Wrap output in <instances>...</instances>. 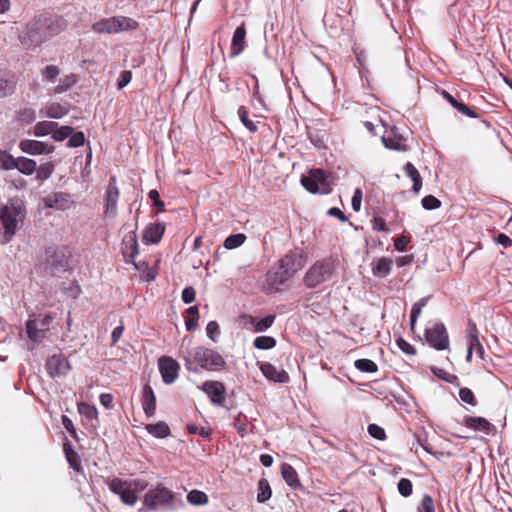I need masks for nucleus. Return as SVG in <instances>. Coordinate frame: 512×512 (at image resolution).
Returning <instances> with one entry per match:
<instances>
[{
  "instance_id": "nucleus-22",
  "label": "nucleus",
  "mask_w": 512,
  "mask_h": 512,
  "mask_svg": "<svg viewBox=\"0 0 512 512\" xmlns=\"http://www.w3.org/2000/svg\"><path fill=\"white\" fill-rule=\"evenodd\" d=\"M141 404L143 407V411L147 417H152L156 412V396L152 387L149 384L144 385L142 396H141Z\"/></svg>"
},
{
  "instance_id": "nucleus-46",
  "label": "nucleus",
  "mask_w": 512,
  "mask_h": 512,
  "mask_svg": "<svg viewBox=\"0 0 512 512\" xmlns=\"http://www.w3.org/2000/svg\"><path fill=\"white\" fill-rule=\"evenodd\" d=\"M36 119V112L33 108L25 107L17 112V120L23 124H30Z\"/></svg>"
},
{
  "instance_id": "nucleus-32",
  "label": "nucleus",
  "mask_w": 512,
  "mask_h": 512,
  "mask_svg": "<svg viewBox=\"0 0 512 512\" xmlns=\"http://www.w3.org/2000/svg\"><path fill=\"white\" fill-rule=\"evenodd\" d=\"M16 164L15 169L24 175H32L37 169L36 161L26 157H18Z\"/></svg>"
},
{
  "instance_id": "nucleus-12",
  "label": "nucleus",
  "mask_w": 512,
  "mask_h": 512,
  "mask_svg": "<svg viewBox=\"0 0 512 512\" xmlns=\"http://www.w3.org/2000/svg\"><path fill=\"white\" fill-rule=\"evenodd\" d=\"M120 197V190L117 186L116 176H111L104 197V215L114 218L117 215V204Z\"/></svg>"
},
{
  "instance_id": "nucleus-59",
  "label": "nucleus",
  "mask_w": 512,
  "mask_h": 512,
  "mask_svg": "<svg viewBox=\"0 0 512 512\" xmlns=\"http://www.w3.org/2000/svg\"><path fill=\"white\" fill-rule=\"evenodd\" d=\"M368 433L371 437L377 440H385L386 433L385 430L377 424H370L368 426Z\"/></svg>"
},
{
  "instance_id": "nucleus-40",
  "label": "nucleus",
  "mask_w": 512,
  "mask_h": 512,
  "mask_svg": "<svg viewBox=\"0 0 512 512\" xmlns=\"http://www.w3.org/2000/svg\"><path fill=\"white\" fill-rule=\"evenodd\" d=\"M276 339L271 336H259L254 339V347L260 350L272 349L276 346Z\"/></svg>"
},
{
  "instance_id": "nucleus-9",
  "label": "nucleus",
  "mask_w": 512,
  "mask_h": 512,
  "mask_svg": "<svg viewBox=\"0 0 512 512\" xmlns=\"http://www.w3.org/2000/svg\"><path fill=\"white\" fill-rule=\"evenodd\" d=\"M53 317L50 314H39L34 319H29L26 322V331L29 339L40 342L46 337V332L49 330Z\"/></svg>"
},
{
  "instance_id": "nucleus-50",
  "label": "nucleus",
  "mask_w": 512,
  "mask_h": 512,
  "mask_svg": "<svg viewBox=\"0 0 512 512\" xmlns=\"http://www.w3.org/2000/svg\"><path fill=\"white\" fill-rule=\"evenodd\" d=\"M275 318H276V316L271 314V315H268V316L262 318L259 321L256 319V323L253 326L254 332L266 331L268 328H270L273 325Z\"/></svg>"
},
{
  "instance_id": "nucleus-23",
  "label": "nucleus",
  "mask_w": 512,
  "mask_h": 512,
  "mask_svg": "<svg viewBox=\"0 0 512 512\" xmlns=\"http://www.w3.org/2000/svg\"><path fill=\"white\" fill-rule=\"evenodd\" d=\"M381 140L383 145L388 149L396 151L408 150L406 139L402 135L396 133L394 129L391 130L390 134L382 136Z\"/></svg>"
},
{
  "instance_id": "nucleus-14",
  "label": "nucleus",
  "mask_w": 512,
  "mask_h": 512,
  "mask_svg": "<svg viewBox=\"0 0 512 512\" xmlns=\"http://www.w3.org/2000/svg\"><path fill=\"white\" fill-rule=\"evenodd\" d=\"M425 337L436 350H445L449 347V337L443 323H436L433 327L426 329Z\"/></svg>"
},
{
  "instance_id": "nucleus-64",
  "label": "nucleus",
  "mask_w": 512,
  "mask_h": 512,
  "mask_svg": "<svg viewBox=\"0 0 512 512\" xmlns=\"http://www.w3.org/2000/svg\"><path fill=\"white\" fill-rule=\"evenodd\" d=\"M132 79V72L129 70H124L121 72L120 77L118 79L117 86L119 89L124 88L126 85L130 83Z\"/></svg>"
},
{
  "instance_id": "nucleus-16",
  "label": "nucleus",
  "mask_w": 512,
  "mask_h": 512,
  "mask_svg": "<svg viewBox=\"0 0 512 512\" xmlns=\"http://www.w3.org/2000/svg\"><path fill=\"white\" fill-rule=\"evenodd\" d=\"M201 389L208 395L213 404L224 405L226 388L222 382L208 380L202 384Z\"/></svg>"
},
{
  "instance_id": "nucleus-60",
  "label": "nucleus",
  "mask_w": 512,
  "mask_h": 512,
  "mask_svg": "<svg viewBox=\"0 0 512 512\" xmlns=\"http://www.w3.org/2000/svg\"><path fill=\"white\" fill-rule=\"evenodd\" d=\"M418 512H435L433 499L429 495L423 496Z\"/></svg>"
},
{
  "instance_id": "nucleus-36",
  "label": "nucleus",
  "mask_w": 512,
  "mask_h": 512,
  "mask_svg": "<svg viewBox=\"0 0 512 512\" xmlns=\"http://www.w3.org/2000/svg\"><path fill=\"white\" fill-rule=\"evenodd\" d=\"M57 126H58V124L56 122H53V121H41V122H38L34 126V135L40 137V136H45V135H48V134H52L54 128H56Z\"/></svg>"
},
{
  "instance_id": "nucleus-30",
  "label": "nucleus",
  "mask_w": 512,
  "mask_h": 512,
  "mask_svg": "<svg viewBox=\"0 0 512 512\" xmlns=\"http://www.w3.org/2000/svg\"><path fill=\"white\" fill-rule=\"evenodd\" d=\"M403 171H404L405 175L408 178H410L411 181L413 182V186H412L413 192L415 194H418L420 192V190L422 189V184H423V180H422V177H421L419 171L411 162H407L403 166Z\"/></svg>"
},
{
  "instance_id": "nucleus-52",
  "label": "nucleus",
  "mask_w": 512,
  "mask_h": 512,
  "mask_svg": "<svg viewBox=\"0 0 512 512\" xmlns=\"http://www.w3.org/2000/svg\"><path fill=\"white\" fill-rule=\"evenodd\" d=\"M59 74L60 69L55 65H48L42 70V75L48 82H54Z\"/></svg>"
},
{
  "instance_id": "nucleus-27",
  "label": "nucleus",
  "mask_w": 512,
  "mask_h": 512,
  "mask_svg": "<svg viewBox=\"0 0 512 512\" xmlns=\"http://www.w3.org/2000/svg\"><path fill=\"white\" fill-rule=\"evenodd\" d=\"M281 475L286 484L292 489L296 490L302 487L298 473L292 465L284 463L281 466Z\"/></svg>"
},
{
  "instance_id": "nucleus-24",
  "label": "nucleus",
  "mask_w": 512,
  "mask_h": 512,
  "mask_svg": "<svg viewBox=\"0 0 512 512\" xmlns=\"http://www.w3.org/2000/svg\"><path fill=\"white\" fill-rule=\"evenodd\" d=\"M122 252L126 258V262H132V260L139 254L137 237L134 232L125 235L123 239Z\"/></svg>"
},
{
  "instance_id": "nucleus-37",
  "label": "nucleus",
  "mask_w": 512,
  "mask_h": 512,
  "mask_svg": "<svg viewBox=\"0 0 512 512\" xmlns=\"http://www.w3.org/2000/svg\"><path fill=\"white\" fill-rule=\"evenodd\" d=\"M187 501L191 505H205L209 500L205 492L194 489L187 494Z\"/></svg>"
},
{
  "instance_id": "nucleus-55",
  "label": "nucleus",
  "mask_w": 512,
  "mask_h": 512,
  "mask_svg": "<svg viewBox=\"0 0 512 512\" xmlns=\"http://www.w3.org/2000/svg\"><path fill=\"white\" fill-rule=\"evenodd\" d=\"M412 490H413L412 482L407 478H401L400 481L398 482L399 493L404 497H408L412 494Z\"/></svg>"
},
{
  "instance_id": "nucleus-18",
  "label": "nucleus",
  "mask_w": 512,
  "mask_h": 512,
  "mask_svg": "<svg viewBox=\"0 0 512 512\" xmlns=\"http://www.w3.org/2000/svg\"><path fill=\"white\" fill-rule=\"evenodd\" d=\"M45 207L56 210H67L71 208L74 201L71 199V195L65 192H54L43 198Z\"/></svg>"
},
{
  "instance_id": "nucleus-38",
  "label": "nucleus",
  "mask_w": 512,
  "mask_h": 512,
  "mask_svg": "<svg viewBox=\"0 0 512 512\" xmlns=\"http://www.w3.org/2000/svg\"><path fill=\"white\" fill-rule=\"evenodd\" d=\"M354 366L357 370L364 373H375L378 370L377 364L366 358L356 360Z\"/></svg>"
},
{
  "instance_id": "nucleus-51",
  "label": "nucleus",
  "mask_w": 512,
  "mask_h": 512,
  "mask_svg": "<svg viewBox=\"0 0 512 512\" xmlns=\"http://www.w3.org/2000/svg\"><path fill=\"white\" fill-rule=\"evenodd\" d=\"M73 132V128L71 126H61L58 128H54L52 133V138L55 141H63L68 138Z\"/></svg>"
},
{
  "instance_id": "nucleus-1",
  "label": "nucleus",
  "mask_w": 512,
  "mask_h": 512,
  "mask_svg": "<svg viewBox=\"0 0 512 512\" xmlns=\"http://www.w3.org/2000/svg\"><path fill=\"white\" fill-rule=\"evenodd\" d=\"M67 26L62 16L41 14L35 16L27 25L21 41L28 47H37L49 38L58 35Z\"/></svg>"
},
{
  "instance_id": "nucleus-35",
  "label": "nucleus",
  "mask_w": 512,
  "mask_h": 512,
  "mask_svg": "<svg viewBox=\"0 0 512 512\" xmlns=\"http://www.w3.org/2000/svg\"><path fill=\"white\" fill-rule=\"evenodd\" d=\"M271 495H272V490H271L268 480L265 478L260 479L258 482L257 501L259 503H264L270 499Z\"/></svg>"
},
{
  "instance_id": "nucleus-5",
  "label": "nucleus",
  "mask_w": 512,
  "mask_h": 512,
  "mask_svg": "<svg viewBox=\"0 0 512 512\" xmlns=\"http://www.w3.org/2000/svg\"><path fill=\"white\" fill-rule=\"evenodd\" d=\"M334 269L331 259L318 260L305 273L303 283L307 288H316L331 278Z\"/></svg>"
},
{
  "instance_id": "nucleus-58",
  "label": "nucleus",
  "mask_w": 512,
  "mask_h": 512,
  "mask_svg": "<svg viewBox=\"0 0 512 512\" xmlns=\"http://www.w3.org/2000/svg\"><path fill=\"white\" fill-rule=\"evenodd\" d=\"M85 142V136L84 133L81 131L78 132H72V134L69 136L68 140V146L69 147H80Z\"/></svg>"
},
{
  "instance_id": "nucleus-11",
  "label": "nucleus",
  "mask_w": 512,
  "mask_h": 512,
  "mask_svg": "<svg viewBox=\"0 0 512 512\" xmlns=\"http://www.w3.org/2000/svg\"><path fill=\"white\" fill-rule=\"evenodd\" d=\"M290 279H292V277L277 261L265 275V291L270 294L276 293L280 291L281 285L285 284Z\"/></svg>"
},
{
  "instance_id": "nucleus-43",
  "label": "nucleus",
  "mask_w": 512,
  "mask_h": 512,
  "mask_svg": "<svg viewBox=\"0 0 512 512\" xmlns=\"http://www.w3.org/2000/svg\"><path fill=\"white\" fill-rule=\"evenodd\" d=\"M79 413L87 418L88 420H97L98 419V411L95 406L90 405L85 402H81L78 404Z\"/></svg>"
},
{
  "instance_id": "nucleus-34",
  "label": "nucleus",
  "mask_w": 512,
  "mask_h": 512,
  "mask_svg": "<svg viewBox=\"0 0 512 512\" xmlns=\"http://www.w3.org/2000/svg\"><path fill=\"white\" fill-rule=\"evenodd\" d=\"M185 327L188 331L193 330L198 325L199 309L197 306H191L185 311Z\"/></svg>"
},
{
  "instance_id": "nucleus-48",
  "label": "nucleus",
  "mask_w": 512,
  "mask_h": 512,
  "mask_svg": "<svg viewBox=\"0 0 512 512\" xmlns=\"http://www.w3.org/2000/svg\"><path fill=\"white\" fill-rule=\"evenodd\" d=\"M68 113V109L59 103H52L46 111L50 118L59 119Z\"/></svg>"
},
{
  "instance_id": "nucleus-63",
  "label": "nucleus",
  "mask_w": 512,
  "mask_h": 512,
  "mask_svg": "<svg viewBox=\"0 0 512 512\" xmlns=\"http://www.w3.org/2000/svg\"><path fill=\"white\" fill-rule=\"evenodd\" d=\"M196 292L192 286L184 288L182 291V300L184 303L189 304L195 300Z\"/></svg>"
},
{
  "instance_id": "nucleus-26",
  "label": "nucleus",
  "mask_w": 512,
  "mask_h": 512,
  "mask_svg": "<svg viewBox=\"0 0 512 512\" xmlns=\"http://www.w3.org/2000/svg\"><path fill=\"white\" fill-rule=\"evenodd\" d=\"M393 260L388 257H382L372 262L371 270L375 277L385 278L391 272Z\"/></svg>"
},
{
  "instance_id": "nucleus-4",
  "label": "nucleus",
  "mask_w": 512,
  "mask_h": 512,
  "mask_svg": "<svg viewBox=\"0 0 512 512\" xmlns=\"http://www.w3.org/2000/svg\"><path fill=\"white\" fill-rule=\"evenodd\" d=\"M187 364L195 363L203 369L219 371L226 366L223 357L216 351L200 346L196 347L186 359Z\"/></svg>"
},
{
  "instance_id": "nucleus-10",
  "label": "nucleus",
  "mask_w": 512,
  "mask_h": 512,
  "mask_svg": "<svg viewBox=\"0 0 512 512\" xmlns=\"http://www.w3.org/2000/svg\"><path fill=\"white\" fill-rule=\"evenodd\" d=\"M22 209L18 205L10 204L3 205L0 209V222L4 228V236L7 240L15 234L17 230L18 220L17 218L21 215Z\"/></svg>"
},
{
  "instance_id": "nucleus-62",
  "label": "nucleus",
  "mask_w": 512,
  "mask_h": 512,
  "mask_svg": "<svg viewBox=\"0 0 512 512\" xmlns=\"http://www.w3.org/2000/svg\"><path fill=\"white\" fill-rule=\"evenodd\" d=\"M206 332H207V336L211 340L215 341L216 336L219 335V333H220L218 323L216 321H210L206 326Z\"/></svg>"
},
{
  "instance_id": "nucleus-53",
  "label": "nucleus",
  "mask_w": 512,
  "mask_h": 512,
  "mask_svg": "<svg viewBox=\"0 0 512 512\" xmlns=\"http://www.w3.org/2000/svg\"><path fill=\"white\" fill-rule=\"evenodd\" d=\"M454 108L459 113H461L467 117H470V118H478L479 117V114L476 109L469 107L468 105H466L463 102L458 101V103L455 105Z\"/></svg>"
},
{
  "instance_id": "nucleus-29",
  "label": "nucleus",
  "mask_w": 512,
  "mask_h": 512,
  "mask_svg": "<svg viewBox=\"0 0 512 512\" xmlns=\"http://www.w3.org/2000/svg\"><path fill=\"white\" fill-rule=\"evenodd\" d=\"M165 232V226L161 223H151L144 230L143 240L147 243H158Z\"/></svg>"
},
{
  "instance_id": "nucleus-25",
  "label": "nucleus",
  "mask_w": 512,
  "mask_h": 512,
  "mask_svg": "<svg viewBox=\"0 0 512 512\" xmlns=\"http://www.w3.org/2000/svg\"><path fill=\"white\" fill-rule=\"evenodd\" d=\"M463 423L467 428L483 432L486 435H489L493 429V425L483 417L465 416Z\"/></svg>"
},
{
  "instance_id": "nucleus-33",
  "label": "nucleus",
  "mask_w": 512,
  "mask_h": 512,
  "mask_svg": "<svg viewBox=\"0 0 512 512\" xmlns=\"http://www.w3.org/2000/svg\"><path fill=\"white\" fill-rule=\"evenodd\" d=\"M146 430L149 434L157 438H165L170 434V428L165 422L147 424Z\"/></svg>"
},
{
  "instance_id": "nucleus-54",
  "label": "nucleus",
  "mask_w": 512,
  "mask_h": 512,
  "mask_svg": "<svg viewBox=\"0 0 512 512\" xmlns=\"http://www.w3.org/2000/svg\"><path fill=\"white\" fill-rule=\"evenodd\" d=\"M421 204L426 210H434L441 206V201L433 195H427L422 199Z\"/></svg>"
},
{
  "instance_id": "nucleus-28",
  "label": "nucleus",
  "mask_w": 512,
  "mask_h": 512,
  "mask_svg": "<svg viewBox=\"0 0 512 512\" xmlns=\"http://www.w3.org/2000/svg\"><path fill=\"white\" fill-rule=\"evenodd\" d=\"M16 87L14 75L6 70L0 69V98L13 93Z\"/></svg>"
},
{
  "instance_id": "nucleus-20",
  "label": "nucleus",
  "mask_w": 512,
  "mask_h": 512,
  "mask_svg": "<svg viewBox=\"0 0 512 512\" xmlns=\"http://www.w3.org/2000/svg\"><path fill=\"white\" fill-rule=\"evenodd\" d=\"M260 370L268 380L277 383H286L289 381V375L285 370L278 369L269 362L262 363Z\"/></svg>"
},
{
  "instance_id": "nucleus-31",
  "label": "nucleus",
  "mask_w": 512,
  "mask_h": 512,
  "mask_svg": "<svg viewBox=\"0 0 512 512\" xmlns=\"http://www.w3.org/2000/svg\"><path fill=\"white\" fill-rule=\"evenodd\" d=\"M63 450L70 467L77 473H83L81 459L78 453L72 448V445L69 442H65L63 444Z\"/></svg>"
},
{
  "instance_id": "nucleus-17",
  "label": "nucleus",
  "mask_w": 512,
  "mask_h": 512,
  "mask_svg": "<svg viewBox=\"0 0 512 512\" xmlns=\"http://www.w3.org/2000/svg\"><path fill=\"white\" fill-rule=\"evenodd\" d=\"M180 366L171 357L163 356L159 359V371L165 384H172L178 377Z\"/></svg>"
},
{
  "instance_id": "nucleus-45",
  "label": "nucleus",
  "mask_w": 512,
  "mask_h": 512,
  "mask_svg": "<svg viewBox=\"0 0 512 512\" xmlns=\"http://www.w3.org/2000/svg\"><path fill=\"white\" fill-rule=\"evenodd\" d=\"M429 297L421 298L418 302L414 303L410 313L411 329L414 328L417 318L420 316L422 308L427 304Z\"/></svg>"
},
{
  "instance_id": "nucleus-13",
  "label": "nucleus",
  "mask_w": 512,
  "mask_h": 512,
  "mask_svg": "<svg viewBox=\"0 0 512 512\" xmlns=\"http://www.w3.org/2000/svg\"><path fill=\"white\" fill-rule=\"evenodd\" d=\"M279 264L293 278L297 272L302 270L306 264V255L303 251L291 250L286 253L280 260Z\"/></svg>"
},
{
  "instance_id": "nucleus-19",
  "label": "nucleus",
  "mask_w": 512,
  "mask_h": 512,
  "mask_svg": "<svg viewBox=\"0 0 512 512\" xmlns=\"http://www.w3.org/2000/svg\"><path fill=\"white\" fill-rule=\"evenodd\" d=\"M19 148L22 152L30 155L48 154L52 153L54 150V147L48 145L47 143L31 139L21 140L19 143Z\"/></svg>"
},
{
  "instance_id": "nucleus-49",
  "label": "nucleus",
  "mask_w": 512,
  "mask_h": 512,
  "mask_svg": "<svg viewBox=\"0 0 512 512\" xmlns=\"http://www.w3.org/2000/svg\"><path fill=\"white\" fill-rule=\"evenodd\" d=\"M77 82L76 75L70 74L65 76L60 80V84L55 87L54 92L56 94L63 93L67 91L71 86H73Z\"/></svg>"
},
{
  "instance_id": "nucleus-7",
  "label": "nucleus",
  "mask_w": 512,
  "mask_h": 512,
  "mask_svg": "<svg viewBox=\"0 0 512 512\" xmlns=\"http://www.w3.org/2000/svg\"><path fill=\"white\" fill-rule=\"evenodd\" d=\"M137 28L138 22L125 16H113L101 19L92 25V30L99 34H114L120 31L135 30Z\"/></svg>"
},
{
  "instance_id": "nucleus-21",
  "label": "nucleus",
  "mask_w": 512,
  "mask_h": 512,
  "mask_svg": "<svg viewBox=\"0 0 512 512\" xmlns=\"http://www.w3.org/2000/svg\"><path fill=\"white\" fill-rule=\"evenodd\" d=\"M246 47V27L245 24H241L234 31L231 41V52L230 56L235 57L241 54Z\"/></svg>"
},
{
  "instance_id": "nucleus-6",
  "label": "nucleus",
  "mask_w": 512,
  "mask_h": 512,
  "mask_svg": "<svg viewBox=\"0 0 512 512\" xmlns=\"http://www.w3.org/2000/svg\"><path fill=\"white\" fill-rule=\"evenodd\" d=\"M111 492L120 496L121 501L129 506H133L138 501L136 490L143 489L144 485L139 480L127 481L114 477L106 480Z\"/></svg>"
},
{
  "instance_id": "nucleus-3",
  "label": "nucleus",
  "mask_w": 512,
  "mask_h": 512,
  "mask_svg": "<svg viewBox=\"0 0 512 512\" xmlns=\"http://www.w3.org/2000/svg\"><path fill=\"white\" fill-rule=\"evenodd\" d=\"M176 502L183 505L182 500L177 499L176 494L162 484L148 490L143 499L144 506L153 511L160 508L173 509Z\"/></svg>"
},
{
  "instance_id": "nucleus-42",
  "label": "nucleus",
  "mask_w": 512,
  "mask_h": 512,
  "mask_svg": "<svg viewBox=\"0 0 512 512\" xmlns=\"http://www.w3.org/2000/svg\"><path fill=\"white\" fill-rule=\"evenodd\" d=\"M17 158H14L5 150H0V167L3 170H13L16 168Z\"/></svg>"
},
{
  "instance_id": "nucleus-15",
  "label": "nucleus",
  "mask_w": 512,
  "mask_h": 512,
  "mask_svg": "<svg viewBox=\"0 0 512 512\" xmlns=\"http://www.w3.org/2000/svg\"><path fill=\"white\" fill-rule=\"evenodd\" d=\"M70 369V362L62 354H54L47 359L46 370L52 378L65 376Z\"/></svg>"
},
{
  "instance_id": "nucleus-56",
  "label": "nucleus",
  "mask_w": 512,
  "mask_h": 512,
  "mask_svg": "<svg viewBox=\"0 0 512 512\" xmlns=\"http://www.w3.org/2000/svg\"><path fill=\"white\" fill-rule=\"evenodd\" d=\"M36 170H37V178L40 180H46L51 176V174L54 170V165L50 162H47L45 164H42Z\"/></svg>"
},
{
  "instance_id": "nucleus-8",
  "label": "nucleus",
  "mask_w": 512,
  "mask_h": 512,
  "mask_svg": "<svg viewBox=\"0 0 512 512\" xmlns=\"http://www.w3.org/2000/svg\"><path fill=\"white\" fill-rule=\"evenodd\" d=\"M301 184L310 193L328 194L332 190L328 173L319 168L311 169L308 175H303Z\"/></svg>"
},
{
  "instance_id": "nucleus-2",
  "label": "nucleus",
  "mask_w": 512,
  "mask_h": 512,
  "mask_svg": "<svg viewBox=\"0 0 512 512\" xmlns=\"http://www.w3.org/2000/svg\"><path fill=\"white\" fill-rule=\"evenodd\" d=\"M44 270L52 276H59L73 267V253L68 246L48 247L42 262Z\"/></svg>"
},
{
  "instance_id": "nucleus-57",
  "label": "nucleus",
  "mask_w": 512,
  "mask_h": 512,
  "mask_svg": "<svg viewBox=\"0 0 512 512\" xmlns=\"http://www.w3.org/2000/svg\"><path fill=\"white\" fill-rule=\"evenodd\" d=\"M459 397L463 402L468 403L472 406H475L477 404V400L475 398L474 393L467 387L461 388L459 390Z\"/></svg>"
},
{
  "instance_id": "nucleus-39",
  "label": "nucleus",
  "mask_w": 512,
  "mask_h": 512,
  "mask_svg": "<svg viewBox=\"0 0 512 512\" xmlns=\"http://www.w3.org/2000/svg\"><path fill=\"white\" fill-rule=\"evenodd\" d=\"M234 428L236 429L237 433L244 437L248 434V419L247 416L243 413H238L237 416L234 417Z\"/></svg>"
},
{
  "instance_id": "nucleus-61",
  "label": "nucleus",
  "mask_w": 512,
  "mask_h": 512,
  "mask_svg": "<svg viewBox=\"0 0 512 512\" xmlns=\"http://www.w3.org/2000/svg\"><path fill=\"white\" fill-rule=\"evenodd\" d=\"M396 343L399 349L407 355H414L416 353L415 348L403 338H398Z\"/></svg>"
},
{
  "instance_id": "nucleus-47",
  "label": "nucleus",
  "mask_w": 512,
  "mask_h": 512,
  "mask_svg": "<svg viewBox=\"0 0 512 512\" xmlns=\"http://www.w3.org/2000/svg\"><path fill=\"white\" fill-rule=\"evenodd\" d=\"M474 351L477 353V355L480 358H483L484 348H483L482 344L480 343L479 337H474V340L469 341L468 352H467V356H466V360L468 362L471 360V357H472V354Z\"/></svg>"
},
{
  "instance_id": "nucleus-44",
  "label": "nucleus",
  "mask_w": 512,
  "mask_h": 512,
  "mask_svg": "<svg viewBox=\"0 0 512 512\" xmlns=\"http://www.w3.org/2000/svg\"><path fill=\"white\" fill-rule=\"evenodd\" d=\"M246 238V235L243 233L230 235L225 239L224 247L229 250L238 248L245 242Z\"/></svg>"
},
{
  "instance_id": "nucleus-41",
  "label": "nucleus",
  "mask_w": 512,
  "mask_h": 512,
  "mask_svg": "<svg viewBox=\"0 0 512 512\" xmlns=\"http://www.w3.org/2000/svg\"><path fill=\"white\" fill-rule=\"evenodd\" d=\"M238 116L242 124L252 133L257 132V125L249 119V112L245 106H240L238 108Z\"/></svg>"
}]
</instances>
